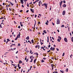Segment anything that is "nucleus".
Listing matches in <instances>:
<instances>
[{
    "label": "nucleus",
    "instance_id": "obj_19",
    "mask_svg": "<svg viewBox=\"0 0 73 73\" xmlns=\"http://www.w3.org/2000/svg\"><path fill=\"white\" fill-rule=\"evenodd\" d=\"M30 58L31 60V59H33V56H31L30 57Z\"/></svg>",
    "mask_w": 73,
    "mask_h": 73
},
{
    "label": "nucleus",
    "instance_id": "obj_25",
    "mask_svg": "<svg viewBox=\"0 0 73 73\" xmlns=\"http://www.w3.org/2000/svg\"><path fill=\"white\" fill-rule=\"evenodd\" d=\"M41 62H45V61L44 60H43V59H42L41 61Z\"/></svg>",
    "mask_w": 73,
    "mask_h": 73
},
{
    "label": "nucleus",
    "instance_id": "obj_34",
    "mask_svg": "<svg viewBox=\"0 0 73 73\" xmlns=\"http://www.w3.org/2000/svg\"><path fill=\"white\" fill-rule=\"evenodd\" d=\"M31 70V68L29 69H28V72H29V71H30V70Z\"/></svg>",
    "mask_w": 73,
    "mask_h": 73
},
{
    "label": "nucleus",
    "instance_id": "obj_60",
    "mask_svg": "<svg viewBox=\"0 0 73 73\" xmlns=\"http://www.w3.org/2000/svg\"><path fill=\"white\" fill-rule=\"evenodd\" d=\"M51 59H52V60H54V58L53 57H52L51 58Z\"/></svg>",
    "mask_w": 73,
    "mask_h": 73
},
{
    "label": "nucleus",
    "instance_id": "obj_54",
    "mask_svg": "<svg viewBox=\"0 0 73 73\" xmlns=\"http://www.w3.org/2000/svg\"><path fill=\"white\" fill-rule=\"evenodd\" d=\"M50 45H49L48 46V48H50Z\"/></svg>",
    "mask_w": 73,
    "mask_h": 73
},
{
    "label": "nucleus",
    "instance_id": "obj_35",
    "mask_svg": "<svg viewBox=\"0 0 73 73\" xmlns=\"http://www.w3.org/2000/svg\"><path fill=\"white\" fill-rule=\"evenodd\" d=\"M7 41H8H8H10V40H9V39H7Z\"/></svg>",
    "mask_w": 73,
    "mask_h": 73
},
{
    "label": "nucleus",
    "instance_id": "obj_45",
    "mask_svg": "<svg viewBox=\"0 0 73 73\" xmlns=\"http://www.w3.org/2000/svg\"><path fill=\"white\" fill-rule=\"evenodd\" d=\"M23 1H24L25 3L26 1H27V0H23Z\"/></svg>",
    "mask_w": 73,
    "mask_h": 73
},
{
    "label": "nucleus",
    "instance_id": "obj_30",
    "mask_svg": "<svg viewBox=\"0 0 73 73\" xmlns=\"http://www.w3.org/2000/svg\"><path fill=\"white\" fill-rule=\"evenodd\" d=\"M35 54H36V55L37 56V57H38V53L36 52L35 53Z\"/></svg>",
    "mask_w": 73,
    "mask_h": 73
},
{
    "label": "nucleus",
    "instance_id": "obj_43",
    "mask_svg": "<svg viewBox=\"0 0 73 73\" xmlns=\"http://www.w3.org/2000/svg\"><path fill=\"white\" fill-rule=\"evenodd\" d=\"M18 46H20V44L19 43V44H18Z\"/></svg>",
    "mask_w": 73,
    "mask_h": 73
},
{
    "label": "nucleus",
    "instance_id": "obj_62",
    "mask_svg": "<svg viewBox=\"0 0 73 73\" xmlns=\"http://www.w3.org/2000/svg\"><path fill=\"white\" fill-rule=\"evenodd\" d=\"M56 50L57 51H58L59 50L58 48H56Z\"/></svg>",
    "mask_w": 73,
    "mask_h": 73
},
{
    "label": "nucleus",
    "instance_id": "obj_44",
    "mask_svg": "<svg viewBox=\"0 0 73 73\" xmlns=\"http://www.w3.org/2000/svg\"><path fill=\"white\" fill-rule=\"evenodd\" d=\"M11 65H13V66H15V65H16L14 64H11Z\"/></svg>",
    "mask_w": 73,
    "mask_h": 73
},
{
    "label": "nucleus",
    "instance_id": "obj_27",
    "mask_svg": "<svg viewBox=\"0 0 73 73\" xmlns=\"http://www.w3.org/2000/svg\"><path fill=\"white\" fill-rule=\"evenodd\" d=\"M71 41L72 42H73V37H72L71 38Z\"/></svg>",
    "mask_w": 73,
    "mask_h": 73
},
{
    "label": "nucleus",
    "instance_id": "obj_48",
    "mask_svg": "<svg viewBox=\"0 0 73 73\" xmlns=\"http://www.w3.org/2000/svg\"><path fill=\"white\" fill-rule=\"evenodd\" d=\"M27 56H26L25 59V60H27Z\"/></svg>",
    "mask_w": 73,
    "mask_h": 73
},
{
    "label": "nucleus",
    "instance_id": "obj_28",
    "mask_svg": "<svg viewBox=\"0 0 73 73\" xmlns=\"http://www.w3.org/2000/svg\"><path fill=\"white\" fill-rule=\"evenodd\" d=\"M11 11H13H13H15V9H11Z\"/></svg>",
    "mask_w": 73,
    "mask_h": 73
},
{
    "label": "nucleus",
    "instance_id": "obj_13",
    "mask_svg": "<svg viewBox=\"0 0 73 73\" xmlns=\"http://www.w3.org/2000/svg\"><path fill=\"white\" fill-rule=\"evenodd\" d=\"M20 1L21 4H24V1H23V0H21Z\"/></svg>",
    "mask_w": 73,
    "mask_h": 73
},
{
    "label": "nucleus",
    "instance_id": "obj_37",
    "mask_svg": "<svg viewBox=\"0 0 73 73\" xmlns=\"http://www.w3.org/2000/svg\"><path fill=\"white\" fill-rule=\"evenodd\" d=\"M36 3H37V1H35L34 2H33V4H35Z\"/></svg>",
    "mask_w": 73,
    "mask_h": 73
},
{
    "label": "nucleus",
    "instance_id": "obj_36",
    "mask_svg": "<svg viewBox=\"0 0 73 73\" xmlns=\"http://www.w3.org/2000/svg\"><path fill=\"white\" fill-rule=\"evenodd\" d=\"M61 27L62 28L63 27H64V25H62L61 26Z\"/></svg>",
    "mask_w": 73,
    "mask_h": 73
},
{
    "label": "nucleus",
    "instance_id": "obj_53",
    "mask_svg": "<svg viewBox=\"0 0 73 73\" xmlns=\"http://www.w3.org/2000/svg\"><path fill=\"white\" fill-rule=\"evenodd\" d=\"M17 67V66H15L14 67V68H15V69H16Z\"/></svg>",
    "mask_w": 73,
    "mask_h": 73
},
{
    "label": "nucleus",
    "instance_id": "obj_47",
    "mask_svg": "<svg viewBox=\"0 0 73 73\" xmlns=\"http://www.w3.org/2000/svg\"><path fill=\"white\" fill-rule=\"evenodd\" d=\"M43 60H46V58L44 57L43 58Z\"/></svg>",
    "mask_w": 73,
    "mask_h": 73
},
{
    "label": "nucleus",
    "instance_id": "obj_17",
    "mask_svg": "<svg viewBox=\"0 0 73 73\" xmlns=\"http://www.w3.org/2000/svg\"><path fill=\"white\" fill-rule=\"evenodd\" d=\"M26 39V40H28L29 39V36H28L27 37Z\"/></svg>",
    "mask_w": 73,
    "mask_h": 73
},
{
    "label": "nucleus",
    "instance_id": "obj_63",
    "mask_svg": "<svg viewBox=\"0 0 73 73\" xmlns=\"http://www.w3.org/2000/svg\"><path fill=\"white\" fill-rule=\"evenodd\" d=\"M29 59H27V60H26V62H28V60Z\"/></svg>",
    "mask_w": 73,
    "mask_h": 73
},
{
    "label": "nucleus",
    "instance_id": "obj_24",
    "mask_svg": "<svg viewBox=\"0 0 73 73\" xmlns=\"http://www.w3.org/2000/svg\"><path fill=\"white\" fill-rule=\"evenodd\" d=\"M60 72H61V73H64V71L63 70L62 71L61 70H60Z\"/></svg>",
    "mask_w": 73,
    "mask_h": 73
},
{
    "label": "nucleus",
    "instance_id": "obj_20",
    "mask_svg": "<svg viewBox=\"0 0 73 73\" xmlns=\"http://www.w3.org/2000/svg\"><path fill=\"white\" fill-rule=\"evenodd\" d=\"M43 56H44V57H45L46 56V54H43Z\"/></svg>",
    "mask_w": 73,
    "mask_h": 73
},
{
    "label": "nucleus",
    "instance_id": "obj_21",
    "mask_svg": "<svg viewBox=\"0 0 73 73\" xmlns=\"http://www.w3.org/2000/svg\"><path fill=\"white\" fill-rule=\"evenodd\" d=\"M43 32L44 33H45V34H46V33H47L46 32V31H45V30H44L43 31Z\"/></svg>",
    "mask_w": 73,
    "mask_h": 73
},
{
    "label": "nucleus",
    "instance_id": "obj_57",
    "mask_svg": "<svg viewBox=\"0 0 73 73\" xmlns=\"http://www.w3.org/2000/svg\"><path fill=\"white\" fill-rule=\"evenodd\" d=\"M40 22H38V24H39V25L40 24Z\"/></svg>",
    "mask_w": 73,
    "mask_h": 73
},
{
    "label": "nucleus",
    "instance_id": "obj_14",
    "mask_svg": "<svg viewBox=\"0 0 73 73\" xmlns=\"http://www.w3.org/2000/svg\"><path fill=\"white\" fill-rule=\"evenodd\" d=\"M62 2H63L62 1L61 2H60V7H61V5H62Z\"/></svg>",
    "mask_w": 73,
    "mask_h": 73
},
{
    "label": "nucleus",
    "instance_id": "obj_16",
    "mask_svg": "<svg viewBox=\"0 0 73 73\" xmlns=\"http://www.w3.org/2000/svg\"><path fill=\"white\" fill-rule=\"evenodd\" d=\"M31 11L33 13H34V11L33 10V9H30Z\"/></svg>",
    "mask_w": 73,
    "mask_h": 73
},
{
    "label": "nucleus",
    "instance_id": "obj_59",
    "mask_svg": "<svg viewBox=\"0 0 73 73\" xmlns=\"http://www.w3.org/2000/svg\"><path fill=\"white\" fill-rule=\"evenodd\" d=\"M63 3H66V1H63Z\"/></svg>",
    "mask_w": 73,
    "mask_h": 73
},
{
    "label": "nucleus",
    "instance_id": "obj_23",
    "mask_svg": "<svg viewBox=\"0 0 73 73\" xmlns=\"http://www.w3.org/2000/svg\"><path fill=\"white\" fill-rule=\"evenodd\" d=\"M31 42H32V43L33 44V43H34V40H33V39H32V40H31Z\"/></svg>",
    "mask_w": 73,
    "mask_h": 73
},
{
    "label": "nucleus",
    "instance_id": "obj_3",
    "mask_svg": "<svg viewBox=\"0 0 73 73\" xmlns=\"http://www.w3.org/2000/svg\"><path fill=\"white\" fill-rule=\"evenodd\" d=\"M60 19H58L56 20V24H60Z\"/></svg>",
    "mask_w": 73,
    "mask_h": 73
},
{
    "label": "nucleus",
    "instance_id": "obj_55",
    "mask_svg": "<svg viewBox=\"0 0 73 73\" xmlns=\"http://www.w3.org/2000/svg\"><path fill=\"white\" fill-rule=\"evenodd\" d=\"M70 36H72V34H71V33H70Z\"/></svg>",
    "mask_w": 73,
    "mask_h": 73
},
{
    "label": "nucleus",
    "instance_id": "obj_12",
    "mask_svg": "<svg viewBox=\"0 0 73 73\" xmlns=\"http://www.w3.org/2000/svg\"><path fill=\"white\" fill-rule=\"evenodd\" d=\"M65 15V11H63L62 15Z\"/></svg>",
    "mask_w": 73,
    "mask_h": 73
},
{
    "label": "nucleus",
    "instance_id": "obj_6",
    "mask_svg": "<svg viewBox=\"0 0 73 73\" xmlns=\"http://www.w3.org/2000/svg\"><path fill=\"white\" fill-rule=\"evenodd\" d=\"M51 67L52 68V70L53 69V68H54V66H55V65L54 64H51Z\"/></svg>",
    "mask_w": 73,
    "mask_h": 73
},
{
    "label": "nucleus",
    "instance_id": "obj_2",
    "mask_svg": "<svg viewBox=\"0 0 73 73\" xmlns=\"http://www.w3.org/2000/svg\"><path fill=\"white\" fill-rule=\"evenodd\" d=\"M20 34H19L17 36V37L15 39V40H17V38H20Z\"/></svg>",
    "mask_w": 73,
    "mask_h": 73
},
{
    "label": "nucleus",
    "instance_id": "obj_32",
    "mask_svg": "<svg viewBox=\"0 0 73 73\" xmlns=\"http://www.w3.org/2000/svg\"><path fill=\"white\" fill-rule=\"evenodd\" d=\"M50 60H51V61L50 62V63H52L53 62V61H52V59H50Z\"/></svg>",
    "mask_w": 73,
    "mask_h": 73
},
{
    "label": "nucleus",
    "instance_id": "obj_29",
    "mask_svg": "<svg viewBox=\"0 0 73 73\" xmlns=\"http://www.w3.org/2000/svg\"><path fill=\"white\" fill-rule=\"evenodd\" d=\"M16 46V45L15 44H12V45H11V46Z\"/></svg>",
    "mask_w": 73,
    "mask_h": 73
},
{
    "label": "nucleus",
    "instance_id": "obj_51",
    "mask_svg": "<svg viewBox=\"0 0 73 73\" xmlns=\"http://www.w3.org/2000/svg\"><path fill=\"white\" fill-rule=\"evenodd\" d=\"M40 44H41V45H42V44H43V43L42 42H41Z\"/></svg>",
    "mask_w": 73,
    "mask_h": 73
},
{
    "label": "nucleus",
    "instance_id": "obj_41",
    "mask_svg": "<svg viewBox=\"0 0 73 73\" xmlns=\"http://www.w3.org/2000/svg\"><path fill=\"white\" fill-rule=\"evenodd\" d=\"M64 55H65V53L64 52L62 54V56H64Z\"/></svg>",
    "mask_w": 73,
    "mask_h": 73
},
{
    "label": "nucleus",
    "instance_id": "obj_50",
    "mask_svg": "<svg viewBox=\"0 0 73 73\" xmlns=\"http://www.w3.org/2000/svg\"><path fill=\"white\" fill-rule=\"evenodd\" d=\"M18 67H19L20 66V64H18L17 66Z\"/></svg>",
    "mask_w": 73,
    "mask_h": 73
},
{
    "label": "nucleus",
    "instance_id": "obj_58",
    "mask_svg": "<svg viewBox=\"0 0 73 73\" xmlns=\"http://www.w3.org/2000/svg\"><path fill=\"white\" fill-rule=\"evenodd\" d=\"M4 41L5 42H6V40H5V39L4 40Z\"/></svg>",
    "mask_w": 73,
    "mask_h": 73
},
{
    "label": "nucleus",
    "instance_id": "obj_4",
    "mask_svg": "<svg viewBox=\"0 0 73 73\" xmlns=\"http://www.w3.org/2000/svg\"><path fill=\"white\" fill-rule=\"evenodd\" d=\"M58 39L57 41L58 42H60V40H61V37L60 36H58Z\"/></svg>",
    "mask_w": 73,
    "mask_h": 73
},
{
    "label": "nucleus",
    "instance_id": "obj_9",
    "mask_svg": "<svg viewBox=\"0 0 73 73\" xmlns=\"http://www.w3.org/2000/svg\"><path fill=\"white\" fill-rule=\"evenodd\" d=\"M64 40L66 42H68V40H67V38H65L64 39Z\"/></svg>",
    "mask_w": 73,
    "mask_h": 73
},
{
    "label": "nucleus",
    "instance_id": "obj_7",
    "mask_svg": "<svg viewBox=\"0 0 73 73\" xmlns=\"http://www.w3.org/2000/svg\"><path fill=\"white\" fill-rule=\"evenodd\" d=\"M3 9V6L2 5H0V9L2 10Z\"/></svg>",
    "mask_w": 73,
    "mask_h": 73
},
{
    "label": "nucleus",
    "instance_id": "obj_5",
    "mask_svg": "<svg viewBox=\"0 0 73 73\" xmlns=\"http://www.w3.org/2000/svg\"><path fill=\"white\" fill-rule=\"evenodd\" d=\"M38 5L39 6V7H40V5H42V2H41V1H40L39 2H38Z\"/></svg>",
    "mask_w": 73,
    "mask_h": 73
},
{
    "label": "nucleus",
    "instance_id": "obj_40",
    "mask_svg": "<svg viewBox=\"0 0 73 73\" xmlns=\"http://www.w3.org/2000/svg\"><path fill=\"white\" fill-rule=\"evenodd\" d=\"M45 24H46V25H48V23H47V22H46L45 23Z\"/></svg>",
    "mask_w": 73,
    "mask_h": 73
},
{
    "label": "nucleus",
    "instance_id": "obj_22",
    "mask_svg": "<svg viewBox=\"0 0 73 73\" xmlns=\"http://www.w3.org/2000/svg\"><path fill=\"white\" fill-rule=\"evenodd\" d=\"M37 60V59H35L34 61V63H35L36 62V60Z\"/></svg>",
    "mask_w": 73,
    "mask_h": 73
},
{
    "label": "nucleus",
    "instance_id": "obj_1",
    "mask_svg": "<svg viewBox=\"0 0 73 73\" xmlns=\"http://www.w3.org/2000/svg\"><path fill=\"white\" fill-rule=\"evenodd\" d=\"M48 4H46V3H44V4H42V6H45V7L46 9H47V7H48Z\"/></svg>",
    "mask_w": 73,
    "mask_h": 73
},
{
    "label": "nucleus",
    "instance_id": "obj_10",
    "mask_svg": "<svg viewBox=\"0 0 73 73\" xmlns=\"http://www.w3.org/2000/svg\"><path fill=\"white\" fill-rule=\"evenodd\" d=\"M30 7H31V8H34V5H33V4H32V5H30Z\"/></svg>",
    "mask_w": 73,
    "mask_h": 73
},
{
    "label": "nucleus",
    "instance_id": "obj_15",
    "mask_svg": "<svg viewBox=\"0 0 73 73\" xmlns=\"http://www.w3.org/2000/svg\"><path fill=\"white\" fill-rule=\"evenodd\" d=\"M63 7L64 8H65V7H66V5L65 4H64L63 5H62Z\"/></svg>",
    "mask_w": 73,
    "mask_h": 73
},
{
    "label": "nucleus",
    "instance_id": "obj_11",
    "mask_svg": "<svg viewBox=\"0 0 73 73\" xmlns=\"http://www.w3.org/2000/svg\"><path fill=\"white\" fill-rule=\"evenodd\" d=\"M50 50H52L54 51L55 49V48H52V47H51L50 49Z\"/></svg>",
    "mask_w": 73,
    "mask_h": 73
},
{
    "label": "nucleus",
    "instance_id": "obj_52",
    "mask_svg": "<svg viewBox=\"0 0 73 73\" xmlns=\"http://www.w3.org/2000/svg\"><path fill=\"white\" fill-rule=\"evenodd\" d=\"M28 12H29V10H27L26 11V13H28Z\"/></svg>",
    "mask_w": 73,
    "mask_h": 73
},
{
    "label": "nucleus",
    "instance_id": "obj_26",
    "mask_svg": "<svg viewBox=\"0 0 73 73\" xmlns=\"http://www.w3.org/2000/svg\"><path fill=\"white\" fill-rule=\"evenodd\" d=\"M28 42H29L31 44H32V42H31L30 40H28Z\"/></svg>",
    "mask_w": 73,
    "mask_h": 73
},
{
    "label": "nucleus",
    "instance_id": "obj_18",
    "mask_svg": "<svg viewBox=\"0 0 73 73\" xmlns=\"http://www.w3.org/2000/svg\"><path fill=\"white\" fill-rule=\"evenodd\" d=\"M23 63V62L21 60H20L19 61V64H21V63Z\"/></svg>",
    "mask_w": 73,
    "mask_h": 73
},
{
    "label": "nucleus",
    "instance_id": "obj_39",
    "mask_svg": "<svg viewBox=\"0 0 73 73\" xmlns=\"http://www.w3.org/2000/svg\"><path fill=\"white\" fill-rule=\"evenodd\" d=\"M10 51H11V50H13V49H12V48H11V49H10Z\"/></svg>",
    "mask_w": 73,
    "mask_h": 73
},
{
    "label": "nucleus",
    "instance_id": "obj_33",
    "mask_svg": "<svg viewBox=\"0 0 73 73\" xmlns=\"http://www.w3.org/2000/svg\"><path fill=\"white\" fill-rule=\"evenodd\" d=\"M66 70L67 72H68V68H66Z\"/></svg>",
    "mask_w": 73,
    "mask_h": 73
},
{
    "label": "nucleus",
    "instance_id": "obj_42",
    "mask_svg": "<svg viewBox=\"0 0 73 73\" xmlns=\"http://www.w3.org/2000/svg\"><path fill=\"white\" fill-rule=\"evenodd\" d=\"M33 59H31V61H30V62H32V61H33Z\"/></svg>",
    "mask_w": 73,
    "mask_h": 73
},
{
    "label": "nucleus",
    "instance_id": "obj_46",
    "mask_svg": "<svg viewBox=\"0 0 73 73\" xmlns=\"http://www.w3.org/2000/svg\"><path fill=\"white\" fill-rule=\"evenodd\" d=\"M45 8V7H42V9H45V8Z\"/></svg>",
    "mask_w": 73,
    "mask_h": 73
},
{
    "label": "nucleus",
    "instance_id": "obj_38",
    "mask_svg": "<svg viewBox=\"0 0 73 73\" xmlns=\"http://www.w3.org/2000/svg\"><path fill=\"white\" fill-rule=\"evenodd\" d=\"M3 24V23H1V24L0 25V28H2V27H1V24Z\"/></svg>",
    "mask_w": 73,
    "mask_h": 73
},
{
    "label": "nucleus",
    "instance_id": "obj_61",
    "mask_svg": "<svg viewBox=\"0 0 73 73\" xmlns=\"http://www.w3.org/2000/svg\"><path fill=\"white\" fill-rule=\"evenodd\" d=\"M3 5H5V3H3Z\"/></svg>",
    "mask_w": 73,
    "mask_h": 73
},
{
    "label": "nucleus",
    "instance_id": "obj_56",
    "mask_svg": "<svg viewBox=\"0 0 73 73\" xmlns=\"http://www.w3.org/2000/svg\"><path fill=\"white\" fill-rule=\"evenodd\" d=\"M52 24L53 25H54V23H53V22L52 23Z\"/></svg>",
    "mask_w": 73,
    "mask_h": 73
},
{
    "label": "nucleus",
    "instance_id": "obj_31",
    "mask_svg": "<svg viewBox=\"0 0 73 73\" xmlns=\"http://www.w3.org/2000/svg\"><path fill=\"white\" fill-rule=\"evenodd\" d=\"M27 6L28 7H29V4H28V3H27Z\"/></svg>",
    "mask_w": 73,
    "mask_h": 73
},
{
    "label": "nucleus",
    "instance_id": "obj_8",
    "mask_svg": "<svg viewBox=\"0 0 73 73\" xmlns=\"http://www.w3.org/2000/svg\"><path fill=\"white\" fill-rule=\"evenodd\" d=\"M38 47V49L40 48V45H36L35 46V48H37Z\"/></svg>",
    "mask_w": 73,
    "mask_h": 73
},
{
    "label": "nucleus",
    "instance_id": "obj_64",
    "mask_svg": "<svg viewBox=\"0 0 73 73\" xmlns=\"http://www.w3.org/2000/svg\"><path fill=\"white\" fill-rule=\"evenodd\" d=\"M18 28H20V26H19L18 27Z\"/></svg>",
    "mask_w": 73,
    "mask_h": 73
},
{
    "label": "nucleus",
    "instance_id": "obj_49",
    "mask_svg": "<svg viewBox=\"0 0 73 73\" xmlns=\"http://www.w3.org/2000/svg\"><path fill=\"white\" fill-rule=\"evenodd\" d=\"M23 10H21V11H19L20 12H23Z\"/></svg>",
    "mask_w": 73,
    "mask_h": 73
}]
</instances>
